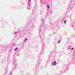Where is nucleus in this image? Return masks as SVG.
I'll use <instances>...</instances> for the list:
<instances>
[{"instance_id": "nucleus-1", "label": "nucleus", "mask_w": 75, "mask_h": 75, "mask_svg": "<svg viewBox=\"0 0 75 75\" xmlns=\"http://www.w3.org/2000/svg\"><path fill=\"white\" fill-rule=\"evenodd\" d=\"M55 64H56V62H53L52 64V65H55Z\"/></svg>"}, {"instance_id": "nucleus-2", "label": "nucleus", "mask_w": 75, "mask_h": 75, "mask_svg": "<svg viewBox=\"0 0 75 75\" xmlns=\"http://www.w3.org/2000/svg\"><path fill=\"white\" fill-rule=\"evenodd\" d=\"M18 49V48H16V49H15V51H16V50H17Z\"/></svg>"}, {"instance_id": "nucleus-3", "label": "nucleus", "mask_w": 75, "mask_h": 75, "mask_svg": "<svg viewBox=\"0 0 75 75\" xmlns=\"http://www.w3.org/2000/svg\"><path fill=\"white\" fill-rule=\"evenodd\" d=\"M64 24H65V23H66V20H65L64 21Z\"/></svg>"}, {"instance_id": "nucleus-4", "label": "nucleus", "mask_w": 75, "mask_h": 75, "mask_svg": "<svg viewBox=\"0 0 75 75\" xmlns=\"http://www.w3.org/2000/svg\"><path fill=\"white\" fill-rule=\"evenodd\" d=\"M47 8H49V6L48 5H47Z\"/></svg>"}, {"instance_id": "nucleus-5", "label": "nucleus", "mask_w": 75, "mask_h": 75, "mask_svg": "<svg viewBox=\"0 0 75 75\" xmlns=\"http://www.w3.org/2000/svg\"><path fill=\"white\" fill-rule=\"evenodd\" d=\"M73 49H74V48H71V50H73Z\"/></svg>"}, {"instance_id": "nucleus-6", "label": "nucleus", "mask_w": 75, "mask_h": 75, "mask_svg": "<svg viewBox=\"0 0 75 75\" xmlns=\"http://www.w3.org/2000/svg\"><path fill=\"white\" fill-rule=\"evenodd\" d=\"M26 40H27V39H26L25 40V41H26Z\"/></svg>"}, {"instance_id": "nucleus-7", "label": "nucleus", "mask_w": 75, "mask_h": 75, "mask_svg": "<svg viewBox=\"0 0 75 75\" xmlns=\"http://www.w3.org/2000/svg\"><path fill=\"white\" fill-rule=\"evenodd\" d=\"M30 0H28V1H29V2H30Z\"/></svg>"}, {"instance_id": "nucleus-8", "label": "nucleus", "mask_w": 75, "mask_h": 75, "mask_svg": "<svg viewBox=\"0 0 75 75\" xmlns=\"http://www.w3.org/2000/svg\"><path fill=\"white\" fill-rule=\"evenodd\" d=\"M58 43H59V42H58Z\"/></svg>"}, {"instance_id": "nucleus-9", "label": "nucleus", "mask_w": 75, "mask_h": 75, "mask_svg": "<svg viewBox=\"0 0 75 75\" xmlns=\"http://www.w3.org/2000/svg\"><path fill=\"white\" fill-rule=\"evenodd\" d=\"M10 74H11V73Z\"/></svg>"}]
</instances>
